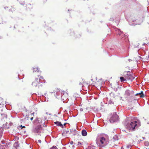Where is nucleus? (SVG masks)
I'll use <instances>...</instances> for the list:
<instances>
[{
	"mask_svg": "<svg viewBox=\"0 0 149 149\" xmlns=\"http://www.w3.org/2000/svg\"><path fill=\"white\" fill-rule=\"evenodd\" d=\"M81 145V143L80 142H78V145H79V146H80Z\"/></svg>",
	"mask_w": 149,
	"mask_h": 149,
	"instance_id": "27",
	"label": "nucleus"
},
{
	"mask_svg": "<svg viewBox=\"0 0 149 149\" xmlns=\"http://www.w3.org/2000/svg\"><path fill=\"white\" fill-rule=\"evenodd\" d=\"M123 148V147H122L121 148V149H122Z\"/></svg>",
	"mask_w": 149,
	"mask_h": 149,
	"instance_id": "36",
	"label": "nucleus"
},
{
	"mask_svg": "<svg viewBox=\"0 0 149 149\" xmlns=\"http://www.w3.org/2000/svg\"><path fill=\"white\" fill-rule=\"evenodd\" d=\"M117 35H119V36H120L121 35H123V33L119 30L118 29L117 30Z\"/></svg>",
	"mask_w": 149,
	"mask_h": 149,
	"instance_id": "13",
	"label": "nucleus"
},
{
	"mask_svg": "<svg viewBox=\"0 0 149 149\" xmlns=\"http://www.w3.org/2000/svg\"><path fill=\"white\" fill-rule=\"evenodd\" d=\"M125 36V35L123 34V35H121L120 36V38H122L124 36Z\"/></svg>",
	"mask_w": 149,
	"mask_h": 149,
	"instance_id": "25",
	"label": "nucleus"
},
{
	"mask_svg": "<svg viewBox=\"0 0 149 149\" xmlns=\"http://www.w3.org/2000/svg\"><path fill=\"white\" fill-rule=\"evenodd\" d=\"M4 102L3 100L0 97V105L3 104Z\"/></svg>",
	"mask_w": 149,
	"mask_h": 149,
	"instance_id": "19",
	"label": "nucleus"
},
{
	"mask_svg": "<svg viewBox=\"0 0 149 149\" xmlns=\"http://www.w3.org/2000/svg\"><path fill=\"white\" fill-rule=\"evenodd\" d=\"M130 72H125L124 74V76L126 80H127L129 77V75H130Z\"/></svg>",
	"mask_w": 149,
	"mask_h": 149,
	"instance_id": "8",
	"label": "nucleus"
},
{
	"mask_svg": "<svg viewBox=\"0 0 149 149\" xmlns=\"http://www.w3.org/2000/svg\"><path fill=\"white\" fill-rule=\"evenodd\" d=\"M129 77H128V78L127 80L130 81H132L133 80L134 78L135 77H134L133 76H132L131 74V73H130V75H129Z\"/></svg>",
	"mask_w": 149,
	"mask_h": 149,
	"instance_id": "12",
	"label": "nucleus"
},
{
	"mask_svg": "<svg viewBox=\"0 0 149 149\" xmlns=\"http://www.w3.org/2000/svg\"><path fill=\"white\" fill-rule=\"evenodd\" d=\"M62 93L63 94L61 96V98L62 99L64 100L65 97L67 98L68 96V94L67 92L64 91H62Z\"/></svg>",
	"mask_w": 149,
	"mask_h": 149,
	"instance_id": "7",
	"label": "nucleus"
},
{
	"mask_svg": "<svg viewBox=\"0 0 149 149\" xmlns=\"http://www.w3.org/2000/svg\"><path fill=\"white\" fill-rule=\"evenodd\" d=\"M33 70L34 72V71H35V72L37 71V72H39V69H38V68H33Z\"/></svg>",
	"mask_w": 149,
	"mask_h": 149,
	"instance_id": "18",
	"label": "nucleus"
},
{
	"mask_svg": "<svg viewBox=\"0 0 149 149\" xmlns=\"http://www.w3.org/2000/svg\"><path fill=\"white\" fill-rule=\"evenodd\" d=\"M39 83L38 82L36 81H33L32 83V85L33 86H37L38 85Z\"/></svg>",
	"mask_w": 149,
	"mask_h": 149,
	"instance_id": "14",
	"label": "nucleus"
},
{
	"mask_svg": "<svg viewBox=\"0 0 149 149\" xmlns=\"http://www.w3.org/2000/svg\"><path fill=\"white\" fill-rule=\"evenodd\" d=\"M118 117V116L117 114L116 113H113L111 116L109 120L111 123H113L117 120Z\"/></svg>",
	"mask_w": 149,
	"mask_h": 149,
	"instance_id": "2",
	"label": "nucleus"
},
{
	"mask_svg": "<svg viewBox=\"0 0 149 149\" xmlns=\"http://www.w3.org/2000/svg\"><path fill=\"white\" fill-rule=\"evenodd\" d=\"M71 133V131L69 129H67L64 131L63 133H62L63 136H67L68 135L70 134Z\"/></svg>",
	"mask_w": 149,
	"mask_h": 149,
	"instance_id": "6",
	"label": "nucleus"
},
{
	"mask_svg": "<svg viewBox=\"0 0 149 149\" xmlns=\"http://www.w3.org/2000/svg\"><path fill=\"white\" fill-rule=\"evenodd\" d=\"M129 91L128 90H127L126 91V92H128L129 93Z\"/></svg>",
	"mask_w": 149,
	"mask_h": 149,
	"instance_id": "33",
	"label": "nucleus"
},
{
	"mask_svg": "<svg viewBox=\"0 0 149 149\" xmlns=\"http://www.w3.org/2000/svg\"><path fill=\"white\" fill-rule=\"evenodd\" d=\"M138 95H140L141 97H143L145 96L142 91H141V93H137L135 95V96H137Z\"/></svg>",
	"mask_w": 149,
	"mask_h": 149,
	"instance_id": "11",
	"label": "nucleus"
},
{
	"mask_svg": "<svg viewBox=\"0 0 149 149\" xmlns=\"http://www.w3.org/2000/svg\"><path fill=\"white\" fill-rule=\"evenodd\" d=\"M36 123H41V120L40 119H39L38 118H37L36 119Z\"/></svg>",
	"mask_w": 149,
	"mask_h": 149,
	"instance_id": "17",
	"label": "nucleus"
},
{
	"mask_svg": "<svg viewBox=\"0 0 149 149\" xmlns=\"http://www.w3.org/2000/svg\"><path fill=\"white\" fill-rule=\"evenodd\" d=\"M60 91V89L59 88H56V92H58Z\"/></svg>",
	"mask_w": 149,
	"mask_h": 149,
	"instance_id": "22",
	"label": "nucleus"
},
{
	"mask_svg": "<svg viewBox=\"0 0 149 149\" xmlns=\"http://www.w3.org/2000/svg\"><path fill=\"white\" fill-rule=\"evenodd\" d=\"M73 142L72 141H71L70 142V144L71 145L73 144Z\"/></svg>",
	"mask_w": 149,
	"mask_h": 149,
	"instance_id": "30",
	"label": "nucleus"
},
{
	"mask_svg": "<svg viewBox=\"0 0 149 149\" xmlns=\"http://www.w3.org/2000/svg\"><path fill=\"white\" fill-rule=\"evenodd\" d=\"M120 81L122 82H123L126 80L125 77H120Z\"/></svg>",
	"mask_w": 149,
	"mask_h": 149,
	"instance_id": "16",
	"label": "nucleus"
},
{
	"mask_svg": "<svg viewBox=\"0 0 149 149\" xmlns=\"http://www.w3.org/2000/svg\"><path fill=\"white\" fill-rule=\"evenodd\" d=\"M20 127H22V129L23 128H25V126H22V125H21V126H20Z\"/></svg>",
	"mask_w": 149,
	"mask_h": 149,
	"instance_id": "29",
	"label": "nucleus"
},
{
	"mask_svg": "<svg viewBox=\"0 0 149 149\" xmlns=\"http://www.w3.org/2000/svg\"><path fill=\"white\" fill-rule=\"evenodd\" d=\"M33 131L34 132L38 134H40L43 132L42 128L40 125H39L36 127Z\"/></svg>",
	"mask_w": 149,
	"mask_h": 149,
	"instance_id": "3",
	"label": "nucleus"
},
{
	"mask_svg": "<svg viewBox=\"0 0 149 149\" xmlns=\"http://www.w3.org/2000/svg\"><path fill=\"white\" fill-rule=\"evenodd\" d=\"M33 119V117H32L31 118H30V120H32Z\"/></svg>",
	"mask_w": 149,
	"mask_h": 149,
	"instance_id": "31",
	"label": "nucleus"
},
{
	"mask_svg": "<svg viewBox=\"0 0 149 149\" xmlns=\"http://www.w3.org/2000/svg\"><path fill=\"white\" fill-rule=\"evenodd\" d=\"M87 149H95V148L94 146H90L88 147Z\"/></svg>",
	"mask_w": 149,
	"mask_h": 149,
	"instance_id": "21",
	"label": "nucleus"
},
{
	"mask_svg": "<svg viewBox=\"0 0 149 149\" xmlns=\"http://www.w3.org/2000/svg\"><path fill=\"white\" fill-rule=\"evenodd\" d=\"M100 141L101 144L102 145V146H104L107 144V141L106 139L103 137H101L100 140Z\"/></svg>",
	"mask_w": 149,
	"mask_h": 149,
	"instance_id": "5",
	"label": "nucleus"
},
{
	"mask_svg": "<svg viewBox=\"0 0 149 149\" xmlns=\"http://www.w3.org/2000/svg\"><path fill=\"white\" fill-rule=\"evenodd\" d=\"M66 125V124H65H65H64V125Z\"/></svg>",
	"mask_w": 149,
	"mask_h": 149,
	"instance_id": "34",
	"label": "nucleus"
},
{
	"mask_svg": "<svg viewBox=\"0 0 149 149\" xmlns=\"http://www.w3.org/2000/svg\"><path fill=\"white\" fill-rule=\"evenodd\" d=\"M54 123L56 125L58 126L61 127L62 128L63 127V125L61 123L58 121L55 122Z\"/></svg>",
	"mask_w": 149,
	"mask_h": 149,
	"instance_id": "10",
	"label": "nucleus"
},
{
	"mask_svg": "<svg viewBox=\"0 0 149 149\" xmlns=\"http://www.w3.org/2000/svg\"><path fill=\"white\" fill-rule=\"evenodd\" d=\"M81 84V83H80L79 84Z\"/></svg>",
	"mask_w": 149,
	"mask_h": 149,
	"instance_id": "35",
	"label": "nucleus"
},
{
	"mask_svg": "<svg viewBox=\"0 0 149 149\" xmlns=\"http://www.w3.org/2000/svg\"><path fill=\"white\" fill-rule=\"evenodd\" d=\"M50 149H57V148L56 146H54L50 148Z\"/></svg>",
	"mask_w": 149,
	"mask_h": 149,
	"instance_id": "23",
	"label": "nucleus"
},
{
	"mask_svg": "<svg viewBox=\"0 0 149 149\" xmlns=\"http://www.w3.org/2000/svg\"><path fill=\"white\" fill-rule=\"evenodd\" d=\"M38 143H41V140H38Z\"/></svg>",
	"mask_w": 149,
	"mask_h": 149,
	"instance_id": "28",
	"label": "nucleus"
},
{
	"mask_svg": "<svg viewBox=\"0 0 149 149\" xmlns=\"http://www.w3.org/2000/svg\"><path fill=\"white\" fill-rule=\"evenodd\" d=\"M43 79V77L42 76H40L38 75V77L37 78H36L35 79V81H36L38 82L39 83H40V82H41V79Z\"/></svg>",
	"mask_w": 149,
	"mask_h": 149,
	"instance_id": "9",
	"label": "nucleus"
},
{
	"mask_svg": "<svg viewBox=\"0 0 149 149\" xmlns=\"http://www.w3.org/2000/svg\"><path fill=\"white\" fill-rule=\"evenodd\" d=\"M32 114H33V116H34V115L33 114V113H32Z\"/></svg>",
	"mask_w": 149,
	"mask_h": 149,
	"instance_id": "37",
	"label": "nucleus"
},
{
	"mask_svg": "<svg viewBox=\"0 0 149 149\" xmlns=\"http://www.w3.org/2000/svg\"><path fill=\"white\" fill-rule=\"evenodd\" d=\"M131 147V146L130 145H128L126 146V147L128 149H129L130 148V147Z\"/></svg>",
	"mask_w": 149,
	"mask_h": 149,
	"instance_id": "26",
	"label": "nucleus"
},
{
	"mask_svg": "<svg viewBox=\"0 0 149 149\" xmlns=\"http://www.w3.org/2000/svg\"><path fill=\"white\" fill-rule=\"evenodd\" d=\"M108 143L110 146L112 147L117 146L118 144L117 141L114 139L110 141H109L108 142Z\"/></svg>",
	"mask_w": 149,
	"mask_h": 149,
	"instance_id": "4",
	"label": "nucleus"
},
{
	"mask_svg": "<svg viewBox=\"0 0 149 149\" xmlns=\"http://www.w3.org/2000/svg\"><path fill=\"white\" fill-rule=\"evenodd\" d=\"M6 109V106H3V108H2L1 107H0V110L1 111H3V110H5Z\"/></svg>",
	"mask_w": 149,
	"mask_h": 149,
	"instance_id": "20",
	"label": "nucleus"
},
{
	"mask_svg": "<svg viewBox=\"0 0 149 149\" xmlns=\"http://www.w3.org/2000/svg\"><path fill=\"white\" fill-rule=\"evenodd\" d=\"M144 145L146 146H148L149 145V143L148 142H146L144 143Z\"/></svg>",
	"mask_w": 149,
	"mask_h": 149,
	"instance_id": "24",
	"label": "nucleus"
},
{
	"mask_svg": "<svg viewBox=\"0 0 149 149\" xmlns=\"http://www.w3.org/2000/svg\"><path fill=\"white\" fill-rule=\"evenodd\" d=\"M1 134H2L1 132V131H0V136L1 135Z\"/></svg>",
	"mask_w": 149,
	"mask_h": 149,
	"instance_id": "32",
	"label": "nucleus"
},
{
	"mask_svg": "<svg viewBox=\"0 0 149 149\" xmlns=\"http://www.w3.org/2000/svg\"><path fill=\"white\" fill-rule=\"evenodd\" d=\"M132 118H127L125 120V126L129 132L134 130L137 125V121L132 120Z\"/></svg>",
	"mask_w": 149,
	"mask_h": 149,
	"instance_id": "1",
	"label": "nucleus"
},
{
	"mask_svg": "<svg viewBox=\"0 0 149 149\" xmlns=\"http://www.w3.org/2000/svg\"><path fill=\"white\" fill-rule=\"evenodd\" d=\"M81 134L82 136H85L87 134V132L86 130H83L82 131Z\"/></svg>",
	"mask_w": 149,
	"mask_h": 149,
	"instance_id": "15",
	"label": "nucleus"
}]
</instances>
